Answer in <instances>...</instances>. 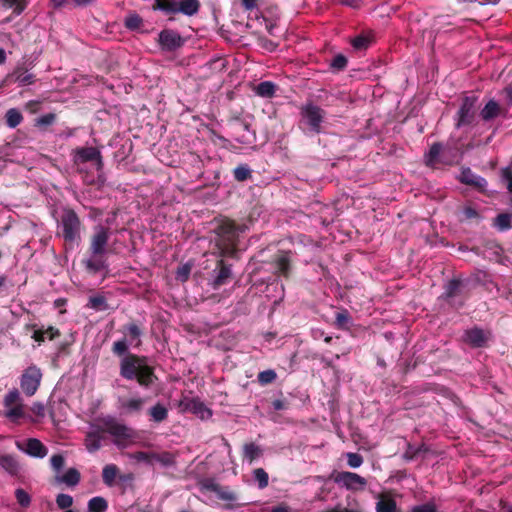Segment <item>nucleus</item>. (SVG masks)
<instances>
[{"label":"nucleus","instance_id":"obj_15","mask_svg":"<svg viewBox=\"0 0 512 512\" xmlns=\"http://www.w3.org/2000/svg\"><path fill=\"white\" fill-rule=\"evenodd\" d=\"M217 268L219 271L212 281V287L214 289L224 285L227 280L232 277L231 265L226 264L223 259L217 262Z\"/></svg>","mask_w":512,"mask_h":512},{"label":"nucleus","instance_id":"obj_51","mask_svg":"<svg viewBox=\"0 0 512 512\" xmlns=\"http://www.w3.org/2000/svg\"><path fill=\"white\" fill-rule=\"evenodd\" d=\"M502 180L506 183L507 189L512 193V169L505 167L501 171Z\"/></svg>","mask_w":512,"mask_h":512},{"label":"nucleus","instance_id":"obj_53","mask_svg":"<svg viewBox=\"0 0 512 512\" xmlns=\"http://www.w3.org/2000/svg\"><path fill=\"white\" fill-rule=\"evenodd\" d=\"M460 284H461V282L459 280H456V279L450 280L447 285L446 296L449 298L453 297L456 294V292L458 291Z\"/></svg>","mask_w":512,"mask_h":512},{"label":"nucleus","instance_id":"obj_52","mask_svg":"<svg viewBox=\"0 0 512 512\" xmlns=\"http://www.w3.org/2000/svg\"><path fill=\"white\" fill-rule=\"evenodd\" d=\"M128 351V341L126 339L119 340L114 343L113 352L117 355H124Z\"/></svg>","mask_w":512,"mask_h":512},{"label":"nucleus","instance_id":"obj_25","mask_svg":"<svg viewBox=\"0 0 512 512\" xmlns=\"http://www.w3.org/2000/svg\"><path fill=\"white\" fill-rule=\"evenodd\" d=\"M142 332L140 328L136 324H129L127 326V337H128V343L139 347L141 345V337Z\"/></svg>","mask_w":512,"mask_h":512},{"label":"nucleus","instance_id":"obj_20","mask_svg":"<svg viewBox=\"0 0 512 512\" xmlns=\"http://www.w3.org/2000/svg\"><path fill=\"white\" fill-rule=\"evenodd\" d=\"M0 466L10 475H17L19 464L12 455H0Z\"/></svg>","mask_w":512,"mask_h":512},{"label":"nucleus","instance_id":"obj_14","mask_svg":"<svg viewBox=\"0 0 512 512\" xmlns=\"http://www.w3.org/2000/svg\"><path fill=\"white\" fill-rule=\"evenodd\" d=\"M80 472L76 468H69L64 474H56L53 483L56 485L65 484L67 487H75L80 482Z\"/></svg>","mask_w":512,"mask_h":512},{"label":"nucleus","instance_id":"obj_6","mask_svg":"<svg viewBox=\"0 0 512 512\" xmlns=\"http://www.w3.org/2000/svg\"><path fill=\"white\" fill-rule=\"evenodd\" d=\"M62 235L67 242H73L79 235L80 221L76 213L71 209H64L60 218Z\"/></svg>","mask_w":512,"mask_h":512},{"label":"nucleus","instance_id":"obj_32","mask_svg":"<svg viewBox=\"0 0 512 512\" xmlns=\"http://www.w3.org/2000/svg\"><path fill=\"white\" fill-rule=\"evenodd\" d=\"M512 216L508 213H501L495 218V226L501 230H509L512 228Z\"/></svg>","mask_w":512,"mask_h":512},{"label":"nucleus","instance_id":"obj_27","mask_svg":"<svg viewBox=\"0 0 512 512\" xmlns=\"http://www.w3.org/2000/svg\"><path fill=\"white\" fill-rule=\"evenodd\" d=\"M441 151L442 145L440 143L432 144L428 153L425 154L426 165L433 166L438 161Z\"/></svg>","mask_w":512,"mask_h":512},{"label":"nucleus","instance_id":"obj_49","mask_svg":"<svg viewBox=\"0 0 512 512\" xmlns=\"http://www.w3.org/2000/svg\"><path fill=\"white\" fill-rule=\"evenodd\" d=\"M346 65H347V59L342 54L336 55L330 64L331 68H333L335 70H342L346 67Z\"/></svg>","mask_w":512,"mask_h":512},{"label":"nucleus","instance_id":"obj_56","mask_svg":"<svg viewBox=\"0 0 512 512\" xmlns=\"http://www.w3.org/2000/svg\"><path fill=\"white\" fill-rule=\"evenodd\" d=\"M31 411L40 418L45 416V406L41 402H36L32 405Z\"/></svg>","mask_w":512,"mask_h":512},{"label":"nucleus","instance_id":"obj_48","mask_svg":"<svg viewBox=\"0 0 512 512\" xmlns=\"http://www.w3.org/2000/svg\"><path fill=\"white\" fill-rule=\"evenodd\" d=\"M56 119V114L54 113H48L45 115L40 116L36 119V126L38 127H45L53 124Z\"/></svg>","mask_w":512,"mask_h":512},{"label":"nucleus","instance_id":"obj_46","mask_svg":"<svg viewBox=\"0 0 512 512\" xmlns=\"http://www.w3.org/2000/svg\"><path fill=\"white\" fill-rule=\"evenodd\" d=\"M347 463L351 468H358L363 464V457L354 452H349L346 454Z\"/></svg>","mask_w":512,"mask_h":512},{"label":"nucleus","instance_id":"obj_8","mask_svg":"<svg viewBox=\"0 0 512 512\" xmlns=\"http://www.w3.org/2000/svg\"><path fill=\"white\" fill-rule=\"evenodd\" d=\"M478 97L465 96L457 113L456 127L460 128L473 123L476 116Z\"/></svg>","mask_w":512,"mask_h":512},{"label":"nucleus","instance_id":"obj_64","mask_svg":"<svg viewBox=\"0 0 512 512\" xmlns=\"http://www.w3.org/2000/svg\"><path fill=\"white\" fill-rule=\"evenodd\" d=\"M107 509V502L104 498L98 497V512H104Z\"/></svg>","mask_w":512,"mask_h":512},{"label":"nucleus","instance_id":"obj_41","mask_svg":"<svg viewBox=\"0 0 512 512\" xmlns=\"http://www.w3.org/2000/svg\"><path fill=\"white\" fill-rule=\"evenodd\" d=\"M234 177L238 181H245L251 177V170L246 165H240L234 169Z\"/></svg>","mask_w":512,"mask_h":512},{"label":"nucleus","instance_id":"obj_28","mask_svg":"<svg viewBox=\"0 0 512 512\" xmlns=\"http://www.w3.org/2000/svg\"><path fill=\"white\" fill-rule=\"evenodd\" d=\"M149 414L153 421L162 422L167 418L168 411L162 404L157 403L150 408Z\"/></svg>","mask_w":512,"mask_h":512},{"label":"nucleus","instance_id":"obj_11","mask_svg":"<svg viewBox=\"0 0 512 512\" xmlns=\"http://www.w3.org/2000/svg\"><path fill=\"white\" fill-rule=\"evenodd\" d=\"M158 42L162 50L165 51H174L184 44L181 35L170 29H165L160 32Z\"/></svg>","mask_w":512,"mask_h":512},{"label":"nucleus","instance_id":"obj_36","mask_svg":"<svg viewBox=\"0 0 512 512\" xmlns=\"http://www.w3.org/2000/svg\"><path fill=\"white\" fill-rule=\"evenodd\" d=\"M253 477L258 482V487L264 489L268 486L269 476L263 468H257L253 471Z\"/></svg>","mask_w":512,"mask_h":512},{"label":"nucleus","instance_id":"obj_42","mask_svg":"<svg viewBox=\"0 0 512 512\" xmlns=\"http://www.w3.org/2000/svg\"><path fill=\"white\" fill-rule=\"evenodd\" d=\"M142 25V18L137 14H130L125 18V26L128 29L135 30Z\"/></svg>","mask_w":512,"mask_h":512},{"label":"nucleus","instance_id":"obj_31","mask_svg":"<svg viewBox=\"0 0 512 512\" xmlns=\"http://www.w3.org/2000/svg\"><path fill=\"white\" fill-rule=\"evenodd\" d=\"M6 123L10 128L17 127L23 120L22 114L15 108L9 109L6 112Z\"/></svg>","mask_w":512,"mask_h":512},{"label":"nucleus","instance_id":"obj_17","mask_svg":"<svg viewBox=\"0 0 512 512\" xmlns=\"http://www.w3.org/2000/svg\"><path fill=\"white\" fill-rule=\"evenodd\" d=\"M501 113V108L495 100H489L484 108L480 111V116L484 121L492 120L498 117Z\"/></svg>","mask_w":512,"mask_h":512},{"label":"nucleus","instance_id":"obj_59","mask_svg":"<svg viewBox=\"0 0 512 512\" xmlns=\"http://www.w3.org/2000/svg\"><path fill=\"white\" fill-rule=\"evenodd\" d=\"M216 494L218 495V497L221 500H225V501H233V500H235V495L233 493L224 491V490H222L221 487L219 488V493H216Z\"/></svg>","mask_w":512,"mask_h":512},{"label":"nucleus","instance_id":"obj_12","mask_svg":"<svg viewBox=\"0 0 512 512\" xmlns=\"http://www.w3.org/2000/svg\"><path fill=\"white\" fill-rule=\"evenodd\" d=\"M16 445L20 450L32 457L44 458L48 453L47 447L36 438H29L26 442L25 448L19 442H17Z\"/></svg>","mask_w":512,"mask_h":512},{"label":"nucleus","instance_id":"obj_37","mask_svg":"<svg viewBox=\"0 0 512 512\" xmlns=\"http://www.w3.org/2000/svg\"><path fill=\"white\" fill-rule=\"evenodd\" d=\"M56 504L58 508L68 510L73 504V498L68 494L60 493L56 497Z\"/></svg>","mask_w":512,"mask_h":512},{"label":"nucleus","instance_id":"obj_1","mask_svg":"<svg viewBox=\"0 0 512 512\" xmlns=\"http://www.w3.org/2000/svg\"><path fill=\"white\" fill-rule=\"evenodd\" d=\"M120 375L126 380H136L145 388H149L157 380L154 368L148 363V358L135 354H127L121 359Z\"/></svg>","mask_w":512,"mask_h":512},{"label":"nucleus","instance_id":"obj_40","mask_svg":"<svg viewBox=\"0 0 512 512\" xmlns=\"http://www.w3.org/2000/svg\"><path fill=\"white\" fill-rule=\"evenodd\" d=\"M276 372L272 369L262 371L258 374V381L262 385L272 383L276 379Z\"/></svg>","mask_w":512,"mask_h":512},{"label":"nucleus","instance_id":"obj_30","mask_svg":"<svg viewBox=\"0 0 512 512\" xmlns=\"http://www.w3.org/2000/svg\"><path fill=\"white\" fill-rule=\"evenodd\" d=\"M24 405L18 403L12 407L7 408L5 416L12 422H17L20 418L24 417Z\"/></svg>","mask_w":512,"mask_h":512},{"label":"nucleus","instance_id":"obj_26","mask_svg":"<svg viewBox=\"0 0 512 512\" xmlns=\"http://www.w3.org/2000/svg\"><path fill=\"white\" fill-rule=\"evenodd\" d=\"M154 10H161L166 13H177V1L175 0H155Z\"/></svg>","mask_w":512,"mask_h":512},{"label":"nucleus","instance_id":"obj_4","mask_svg":"<svg viewBox=\"0 0 512 512\" xmlns=\"http://www.w3.org/2000/svg\"><path fill=\"white\" fill-rule=\"evenodd\" d=\"M102 479L108 487L117 486L121 493L134 488L135 475L132 472L121 474L115 464H108L102 470Z\"/></svg>","mask_w":512,"mask_h":512},{"label":"nucleus","instance_id":"obj_61","mask_svg":"<svg viewBox=\"0 0 512 512\" xmlns=\"http://www.w3.org/2000/svg\"><path fill=\"white\" fill-rule=\"evenodd\" d=\"M134 458L138 461H149L151 459V454L146 452H137L134 454Z\"/></svg>","mask_w":512,"mask_h":512},{"label":"nucleus","instance_id":"obj_45","mask_svg":"<svg viewBox=\"0 0 512 512\" xmlns=\"http://www.w3.org/2000/svg\"><path fill=\"white\" fill-rule=\"evenodd\" d=\"M351 44L355 50H364L370 44V39L366 36H357L351 40Z\"/></svg>","mask_w":512,"mask_h":512},{"label":"nucleus","instance_id":"obj_34","mask_svg":"<svg viewBox=\"0 0 512 512\" xmlns=\"http://www.w3.org/2000/svg\"><path fill=\"white\" fill-rule=\"evenodd\" d=\"M6 8H13L16 15L21 14L26 8V0H0Z\"/></svg>","mask_w":512,"mask_h":512},{"label":"nucleus","instance_id":"obj_10","mask_svg":"<svg viewBox=\"0 0 512 512\" xmlns=\"http://www.w3.org/2000/svg\"><path fill=\"white\" fill-rule=\"evenodd\" d=\"M179 411L191 412L201 419H208L212 411L199 398L183 397L178 403Z\"/></svg>","mask_w":512,"mask_h":512},{"label":"nucleus","instance_id":"obj_39","mask_svg":"<svg viewBox=\"0 0 512 512\" xmlns=\"http://www.w3.org/2000/svg\"><path fill=\"white\" fill-rule=\"evenodd\" d=\"M21 402L20 394L17 389L10 391L4 398V405L6 408L12 407Z\"/></svg>","mask_w":512,"mask_h":512},{"label":"nucleus","instance_id":"obj_7","mask_svg":"<svg viewBox=\"0 0 512 512\" xmlns=\"http://www.w3.org/2000/svg\"><path fill=\"white\" fill-rule=\"evenodd\" d=\"M41 379V370L35 365H31L24 370L21 376V389L27 396H33L40 386Z\"/></svg>","mask_w":512,"mask_h":512},{"label":"nucleus","instance_id":"obj_43","mask_svg":"<svg viewBox=\"0 0 512 512\" xmlns=\"http://www.w3.org/2000/svg\"><path fill=\"white\" fill-rule=\"evenodd\" d=\"M15 497L17 499V502L22 507H28L30 505L31 498H30L29 494L24 489H22V488L16 489Z\"/></svg>","mask_w":512,"mask_h":512},{"label":"nucleus","instance_id":"obj_57","mask_svg":"<svg viewBox=\"0 0 512 512\" xmlns=\"http://www.w3.org/2000/svg\"><path fill=\"white\" fill-rule=\"evenodd\" d=\"M413 512H436V507L434 504L419 505L413 508Z\"/></svg>","mask_w":512,"mask_h":512},{"label":"nucleus","instance_id":"obj_38","mask_svg":"<svg viewBox=\"0 0 512 512\" xmlns=\"http://www.w3.org/2000/svg\"><path fill=\"white\" fill-rule=\"evenodd\" d=\"M191 269L192 265L189 263L179 266L175 272L176 279L180 280L181 282H186L191 273Z\"/></svg>","mask_w":512,"mask_h":512},{"label":"nucleus","instance_id":"obj_35","mask_svg":"<svg viewBox=\"0 0 512 512\" xmlns=\"http://www.w3.org/2000/svg\"><path fill=\"white\" fill-rule=\"evenodd\" d=\"M93 0H51V3L54 8H60L64 5H72L73 7H83L90 3Z\"/></svg>","mask_w":512,"mask_h":512},{"label":"nucleus","instance_id":"obj_24","mask_svg":"<svg viewBox=\"0 0 512 512\" xmlns=\"http://www.w3.org/2000/svg\"><path fill=\"white\" fill-rule=\"evenodd\" d=\"M276 86L270 81H264L257 85L255 92L257 95L265 98H271L274 96Z\"/></svg>","mask_w":512,"mask_h":512},{"label":"nucleus","instance_id":"obj_47","mask_svg":"<svg viewBox=\"0 0 512 512\" xmlns=\"http://www.w3.org/2000/svg\"><path fill=\"white\" fill-rule=\"evenodd\" d=\"M16 82L19 85H30L34 83V75L27 71L18 72L16 76Z\"/></svg>","mask_w":512,"mask_h":512},{"label":"nucleus","instance_id":"obj_60","mask_svg":"<svg viewBox=\"0 0 512 512\" xmlns=\"http://www.w3.org/2000/svg\"><path fill=\"white\" fill-rule=\"evenodd\" d=\"M107 243V234L104 231L98 232V253L102 251V247Z\"/></svg>","mask_w":512,"mask_h":512},{"label":"nucleus","instance_id":"obj_54","mask_svg":"<svg viewBox=\"0 0 512 512\" xmlns=\"http://www.w3.org/2000/svg\"><path fill=\"white\" fill-rule=\"evenodd\" d=\"M349 321H350V317L347 312H341L336 315L335 324L339 328H346Z\"/></svg>","mask_w":512,"mask_h":512},{"label":"nucleus","instance_id":"obj_58","mask_svg":"<svg viewBox=\"0 0 512 512\" xmlns=\"http://www.w3.org/2000/svg\"><path fill=\"white\" fill-rule=\"evenodd\" d=\"M463 214H464L466 219H473V218H478L479 217V214L476 211V209L471 207V206L465 207L463 209Z\"/></svg>","mask_w":512,"mask_h":512},{"label":"nucleus","instance_id":"obj_29","mask_svg":"<svg viewBox=\"0 0 512 512\" xmlns=\"http://www.w3.org/2000/svg\"><path fill=\"white\" fill-rule=\"evenodd\" d=\"M376 512H399L396 501L392 498L381 499L376 503Z\"/></svg>","mask_w":512,"mask_h":512},{"label":"nucleus","instance_id":"obj_50","mask_svg":"<svg viewBox=\"0 0 512 512\" xmlns=\"http://www.w3.org/2000/svg\"><path fill=\"white\" fill-rule=\"evenodd\" d=\"M85 445L87 449L91 452H93L96 449V431L93 428H91V430L87 432L85 438Z\"/></svg>","mask_w":512,"mask_h":512},{"label":"nucleus","instance_id":"obj_55","mask_svg":"<svg viewBox=\"0 0 512 512\" xmlns=\"http://www.w3.org/2000/svg\"><path fill=\"white\" fill-rule=\"evenodd\" d=\"M202 487L204 489H207L209 491H212L214 493H219V488H220V485L215 483L213 480L211 479H206L205 481H203L202 483Z\"/></svg>","mask_w":512,"mask_h":512},{"label":"nucleus","instance_id":"obj_13","mask_svg":"<svg viewBox=\"0 0 512 512\" xmlns=\"http://www.w3.org/2000/svg\"><path fill=\"white\" fill-rule=\"evenodd\" d=\"M487 340L488 337L485 332L477 327L466 330L463 335V341L473 348L485 346Z\"/></svg>","mask_w":512,"mask_h":512},{"label":"nucleus","instance_id":"obj_16","mask_svg":"<svg viewBox=\"0 0 512 512\" xmlns=\"http://www.w3.org/2000/svg\"><path fill=\"white\" fill-rule=\"evenodd\" d=\"M143 398H130L120 402V410L125 414L139 413L144 405Z\"/></svg>","mask_w":512,"mask_h":512},{"label":"nucleus","instance_id":"obj_18","mask_svg":"<svg viewBox=\"0 0 512 512\" xmlns=\"http://www.w3.org/2000/svg\"><path fill=\"white\" fill-rule=\"evenodd\" d=\"M198 0H179L177 1V13L181 12L187 16L196 14L199 10Z\"/></svg>","mask_w":512,"mask_h":512},{"label":"nucleus","instance_id":"obj_21","mask_svg":"<svg viewBox=\"0 0 512 512\" xmlns=\"http://www.w3.org/2000/svg\"><path fill=\"white\" fill-rule=\"evenodd\" d=\"M460 180L467 185L482 188L486 185L484 178L475 176L470 169H465L461 172Z\"/></svg>","mask_w":512,"mask_h":512},{"label":"nucleus","instance_id":"obj_62","mask_svg":"<svg viewBox=\"0 0 512 512\" xmlns=\"http://www.w3.org/2000/svg\"><path fill=\"white\" fill-rule=\"evenodd\" d=\"M242 5L246 10H252L257 7V0H242Z\"/></svg>","mask_w":512,"mask_h":512},{"label":"nucleus","instance_id":"obj_22","mask_svg":"<svg viewBox=\"0 0 512 512\" xmlns=\"http://www.w3.org/2000/svg\"><path fill=\"white\" fill-rule=\"evenodd\" d=\"M262 454L263 450L261 447L253 442L247 443L243 446V455L249 463H252L255 459L261 457Z\"/></svg>","mask_w":512,"mask_h":512},{"label":"nucleus","instance_id":"obj_5","mask_svg":"<svg viewBox=\"0 0 512 512\" xmlns=\"http://www.w3.org/2000/svg\"><path fill=\"white\" fill-rule=\"evenodd\" d=\"M325 111L314 104L312 101H307L300 108V116L305 121L309 129L319 134L322 130V123L325 118Z\"/></svg>","mask_w":512,"mask_h":512},{"label":"nucleus","instance_id":"obj_2","mask_svg":"<svg viewBox=\"0 0 512 512\" xmlns=\"http://www.w3.org/2000/svg\"><path fill=\"white\" fill-rule=\"evenodd\" d=\"M214 232L217 235L215 245L219 249L220 257L233 256L238 239V230L234 222L228 219L221 220Z\"/></svg>","mask_w":512,"mask_h":512},{"label":"nucleus","instance_id":"obj_33","mask_svg":"<svg viewBox=\"0 0 512 512\" xmlns=\"http://www.w3.org/2000/svg\"><path fill=\"white\" fill-rule=\"evenodd\" d=\"M151 459L161 463L163 466H172L175 464V457L170 452L160 454L151 453Z\"/></svg>","mask_w":512,"mask_h":512},{"label":"nucleus","instance_id":"obj_3","mask_svg":"<svg viewBox=\"0 0 512 512\" xmlns=\"http://www.w3.org/2000/svg\"><path fill=\"white\" fill-rule=\"evenodd\" d=\"M101 429L114 438V443L121 448L134 444L138 438L137 432L115 419L103 420Z\"/></svg>","mask_w":512,"mask_h":512},{"label":"nucleus","instance_id":"obj_19","mask_svg":"<svg viewBox=\"0 0 512 512\" xmlns=\"http://www.w3.org/2000/svg\"><path fill=\"white\" fill-rule=\"evenodd\" d=\"M96 159V148H78L75 151L74 161L76 164L86 163Z\"/></svg>","mask_w":512,"mask_h":512},{"label":"nucleus","instance_id":"obj_9","mask_svg":"<svg viewBox=\"0 0 512 512\" xmlns=\"http://www.w3.org/2000/svg\"><path fill=\"white\" fill-rule=\"evenodd\" d=\"M334 482L351 491L364 490L367 486V480L364 477L349 471L337 473L334 477Z\"/></svg>","mask_w":512,"mask_h":512},{"label":"nucleus","instance_id":"obj_23","mask_svg":"<svg viewBox=\"0 0 512 512\" xmlns=\"http://www.w3.org/2000/svg\"><path fill=\"white\" fill-rule=\"evenodd\" d=\"M276 268L277 272L285 277L289 275L290 271V256L289 252H281V254L276 259Z\"/></svg>","mask_w":512,"mask_h":512},{"label":"nucleus","instance_id":"obj_44","mask_svg":"<svg viewBox=\"0 0 512 512\" xmlns=\"http://www.w3.org/2000/svg\"><path fill=\"white\" fill-rule=\"evenodd\" d=\"M51 467L56 472V474H60V471L64 467L65 458L61 454H54L50 458Z\"/></svg>","mask_w":512,"mask_h":512},{"label":"nucleus","instance_id":"obj_63","mask_svg":"<svg viewBox=\"0 0 512 512\" xmlns=\"http://www.w3.org/2000/svg\"><path fill=\"white\" fill-rule=\"evenodd\" d=\"M67 303V300L65 298H58L54 301V307L60 309V313H65V310H62V307H64Z\"/></svg>","mask_w":512,"mask_h":512}]
</instances>
